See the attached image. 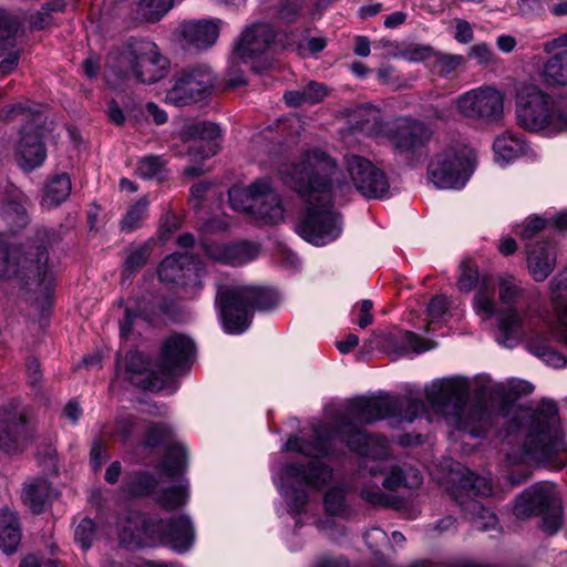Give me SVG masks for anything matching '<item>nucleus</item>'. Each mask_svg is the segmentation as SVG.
<instances>
[{
    "label": "nucleus",
    "instance_id": "nucleus-60",
    "mask_svg": "<svg viewBox=\"0 0 567 567\" xmlns=\"http://www.w3.org/2000/svg\"><path fill=\"white\" fill-rule=\"evenodd\" d=\"M546 221L543 218H528L520 227L519 236L523 239H532L544 229Z\"/></svg>",
    "mask_w": 567,
    "mask_h": 567
},
{
    "label": "nucleus",
    "instance_id": "nucleus-5",
    "mask_svg": "<svg viewBox=\"0 0 567 567\" xmlns=\"http://www.w3.org/2000/svg\"><path fill=\"white\" fill-rule=\"evenodd\" d=\"M468 384L462 378H446L425 388V396L435 412L449 423L474 436L492 425L489 412L481 403H467Z\"/></svg>",
    "mask_w": 567,
    "mask_h": 567
},
{
    "label": "nucleus",
    "instance_id": "nucleus-63",
    "mask_svg": "<svg viewBox=\"0 0 567 567\" xmlns=\"http://www.w3.org/2000/svg\"><path fill=\"white\" fill-rule=\"evenodd\" d=\"M134 420L132 415L121 416L116 420L115 432L122 439L126 440L133 432Z\"/></svg>",
    "mask_w": 567,
    "mask_h": 567
},
{
    "label": "nucleus",
    "instance_id": "nucleus-38",
    "mask_svg": "<svg viewBox=\"0 0 567 567\" xmlns=\"http://www.w3.org/2000/svg\"><path fill=\"white\" fill-rule=\"evenodd\" d=\"M184 142L203 141L207 143H219L221 138L220 127L212 122H197L186 126L181 132Z\"/></svg>",
    "mask_w": 567,
    "mask_h": 567
},
{
    "label": "nucleus",
    "instance_id": "nucleus-57",
    "mask_svg": "<svg viewBox=\"0 0 567 567\" xmlns=\"http://www.w3.org/2000/svg\"><path fill=\"white\" fill-rule=\"evenodd\" d=\"M303 97L307 104L321 102L329 93L328 87L320 82L310 81L303 87Z\"/></svg>",
    "mask_w": 567,
    "mask_h": 567
},
{
    "label": "nucleus",
    "instance_id": "nucleus-28",
    "mask_svg": "<svg viewBox=\"0 0 567 567\" xmlns=\"http://www.w3.org/2000/svg\"><path fill=\"white\" fill-rule=\"evenodd\" d=\"M527 264L529 274L536 281H544L556 265L555 247L548 241L527 246Z\"/></svg>",
    "mask_w": 567,
    "mask_h": 567
},
{
    "label": "nucleus",
    "instance_id": "nucleus-44",
    "mask_svg": "<svg viewBox=\"0 0 567 567\" xmlns=\"http://www.w3.org/2000/svg\"><path fill=\"white\" fill-rule=\"evenodd\" d=\"M474 310L484 320L492 318L496 311L494 291L487 287H481L474 296Z\"/></svg>",
    "mask_w": 567,
    "mask_h": 567
},
{
    "label": "nucleus",
    "instance_id": "nucleus-35",
    "mask_svg": "<svg viewBox=\"0 0 567 567\" xmlns=\"http://www.w3.org/2000/svg\"><path fill=\"white\" fill-rule=\"evenodd\" d=\"M493 148L497 162L508 163L525 153L526 144L519 136L506 132L495 138Z\"/></svg>",
    "mask_w": 567,
    "mask_h": 567
},
{
    "label": "nucleus",
    "instance_id": "nucleus-39",
    "mask_svg": "<svg viewBox=\"0 0 567 567\" xmlns=\"http://www.w3.org/2000/svg\"><path fill=\"white\" fill-rule=\"evenodd\" d=\"M128 2L140 18L154 22L173 7L174 0H128Z\"/></svg>",
    "mask_w": 567,
    "mask_h": 567
},
{
    "label": "nucleus",
    "instance_id": "nucleus-55",
    "mask_svg": "<svg viewBox=\"0 0 567 567\" xmlns=\"http://www.w3.org/2000/svg\"><path fill=\"white\" fill-rule=\"evenodd\" d=\"M172 433H173V430L164 423L153 424L148 429V433L146 436V444L148 446L159 445V444L168 441L172 436Z\"/></svg>",
    "mask_w": 567,
    "mask_h": 567
},
{
    "label": "nucleus",
    "instance_id": "nucleus-8",
    "mask_svg": "<svg viewBox=\"0 0 567 567\" xmlns=\"http://www.w3.org/2000/svg\"><path fill=\"white\" fill-rule=\"evenodd\" d=\"M279 293L270 288L237 286L218 291L224 328L229 333H243L251 323L256 309L269 310L279 303Z\"/></svg>",
    "mask_w": 567,
    "mask_h": 567
},
{
    "label": "nucleus",
    "instance_id": "nucleus-48",
    "mask_svg": "<svg viewBox=\"0 0 567 567\" xmlns=\"http://www.w3.org/2000/svg\"><path fill=\"white\" fill-rule=\"evenodd\" d=\"M187 491L183 485L164 489L158 496V503L166 509L177 508L186 503Z\"/></svg>",
    "mask_w": 567,
    "mask_h": 567
},
{
    "label": "nucleus",
    "instance_id": "nucleus-59",
    "mask_svg": "<svg viewBox=\"0 0 567 567\" xmlns=\"http://www.w3.org/2000/svg\"><path fill=\"white\" fill-rule=\"evenodd\" d=\"M433 55V49L429 45L412 44L401 51V56L410 62H420Z\"/></svg>",
    "mask_w": 567,
    "mask_h": 567
},
{
    "label": "nucleus",
    "instance_id": "nucleus-1",
    "mask_svg": "<svg viewBox=\"0 0 567 567\" xmlns=\"http://www.w3.org/2000/svg\"><path fill=\"white\" fill-rule=\"evenodd\" d=\"M424 410L423 401L412 392L405 396L380 392L372 396L354 398L349 401L346 412L339 415L333 430L320 424L313 427V442L291 436L284 450L318 458L328 455L331 443L339 437L351 451L371 458L361 466L362 475L369 473L377 476L384 472L377 461L388 455L389 442L384 437L367 434L357 424L389 420L391 426L396 427L412 423Z\"/></svg>",
    "mask_w": 567,
    "mask_h": 567
},
{
    "label": "nucleus",
    "instance_id": "nucleus-46",
    "mask_svg": "<svg viewBox=\"0 0 567 567\" xmlns=\"http://www.w3.org/2000/svg\"><path fill=\"white\" fill-rule=\"evenodd\" d=\"M151 250L147 244L132 247L124 262L125 271L132 274L143 268L151 256Z\"/></svg>",
    "mask_w": 567,
    "mask_h": 567
},
{
    "label": "nucleus",
    "instance_id": "nucleus-10",
    "mask_svg": "<svg viewBox=\"0 0 567 567\" xmlns=\"http://www.w3.org/2000/svg\"><path fill=\"white\" fill-rule=\"evenodd\" d=\"M513 513L522 520L539 516L540 528L548 535L556 534L563 525L561 501L556 487L548 482H538L520 493Z\"/></svg>",
    "mask_w": 567,
    "mask_h": 567
},
{
    "label": "nucleus",
    "instance_id": "nucleus-52",
    "mask_svg": "<svg viewBox=\"0 0 567 567\" xmlns=\"http://www.w3.org/2000/svg\"><path fill=\"white\" fill-rule=\"evenodd\" d=\"M164 167V161L159 156L150 155L138 161L136 174L145 179L157 176Z\"/></svg>",
    "mask_w": 567,
    "mask_h": 567
},
{
    "label": "nucleus",
    "instance_id": "nucleus-14",
    "mask_svg": "<svg viewBox=\"0 0 567 567\" xmlns=\"http://www.w3.org/2000/svg\"><path fill=\"white\" fill-rule=\"evenodd\" d=\"M332 477V471L320 461H312L308 470L299 465L285 466L280 477V489L293 512H300L308 501L306 491H297L293 483L319 489Z\"/></svg>",
    "mask_w": 567,
    "mask_h": 567
},
{
    "label": "nucleus",
    "instance_id": "nucleus-33",
    "mask_svg": "<svg viewBox=\"0 0 567 567\" xmlns=\"http://www.w3.org/2000/svg\"><path fill=\"white\" fill-rule=\"evenodd\" d=\"M0 217L11 231L24 228L29 223L25 200L20 195L3 200L0 206Z\"/></svg>",
    "mask_w": 567,
    "mask_h": 567
},
{
    "label": "nucleus",
    "instance_id": "nucleus-50",
    "mask_svg": "<svg viewBox=\"0 0 567 567\" xmlns=\"http://www.w3.org/2000/svg\"><path fill=\"white\" fill-rule=\"evenodd\" d=\"M433 70L444 76L454 72L464 62V58L462 55L445 53H433Z\"/></svg>",
    "mask_w": 567,
    "mask_h": 567
},
{
    "label": "nucleus",
    "instance_id": "nucleus-9",
    "mask_svg": "<svg viewBox=\"0 0 567 567\" xmlns=\"http://www.w3.org/2000/svg\"><path fill=\"white\" fill-rule=\"evenodd\" d=\"M449 480L455 484L450 488L451 496L475 527L481 530L494 529L497 525L496 515L473 497L474 495L488 496L492 493L491 481L475 475L460 464H456Z\"/></svg>",
    "mask_w": 567,
    "mask_h": 567
},
{
    "label": "nucleus",
    "instance_id": "nucleus-31",
    "mask_svg": "<svg viewBox=\"0 0 567 567\" xmlns=\"http://www.w3.org/2000/svg\"><path fill=\"white\" fill-rule=\"evenodd\" d=\"M21 540L20 523L16 513L0 509V547L7 555L13 554Z\"/></svg>",
    "mask_w": 567,
    "mask_h": 567
},
{
    "label": "nucleus",
    "instance_id": "nucleus-49",
    "mask_svg": "<svg viewBox=\"0 0 567 567\" xmlns=\"http://www.w3.org/2000/svg\"><path fill=\"white\" fill-rule=\"evenodd\" d=\"M187 155L190 161H204L217 154L220 145L219 143H207L203 141H188Z\"/></svg>",
    "mask_w": 567,
    "mask_h": 567
},
{
    "label": "nucleus",
    "instance_id": "nucleus-15",
    "mask_svg": "<svg viewBox=\"0 0 567 567\" xmlns=\"http://www.w3.org/2000/svg\"><path fill=\"white\" fill-rule=\"evenodd\" d=\"M216 78L207 65L187 66L174 76V85L168 90L166 100L178 106L188 105L209 96Z\"/></svg>",
    "mask_w": 567,
    "mask_h": 567
},
{
    "label": "nucleus",
    "instance_id": "nucleus-2",
    "mask_svg": "<svg viewBox=\"0 0 567 567\" xmlns=\"http://www.w3.org/2000/svg\"><path fill=\"white\" fill-rule=\"evenodd\" d=\"M279 174L282 183L298 193L307 205L296 233L316 246L336 240L342 227L331 205L352 190L351 183L341 177L336 161L324 151L311 148L293 162L282 164Z\"/></svg>",
    "mask_w": 567,
    "mask_h": 567
},
{
    "label": "nucleus",
    "instance_id": "nucleus-37",
    "mask_svg": "<svg viewBox=\"0 0 567 567\" xmlns=\"http://www.w3.org/2000/svg\"><path fill=\"white\" fill-rule=\"evenodd\" d=\"M422 484V475L419 470L409 467H392L382 481V486L389 491H395L401 486L415 488Z\"/></svg>",
    "mask_w": 567,
    "mask_h": 567
},
{
    "label": "nucleus",
    "instance_id": "nucleus-51",
    "mask_svg": "<svg viewBox=\"0 0 567 567\" xmlns=\"http://www.w3.org/2000/svg\"><path fill=\"white\" fill-rule=\"evenodd\" d=\"M326 511L333 516L344 515L347 512L343 489L333 487L324 495Z\"/></svg>",
    "mask_w": 567,
    "mask_h": 567
},
{
    "label": "nucleus",
    "instance_id": "nucleus-16",
    "mask_svg": "<svg viewBox=\"0 0 567 567\" xmlns=\"http://www.w3.org/2000/svg\"><path fill=\"white\" fill-rule=\"evenodd\" d=\"M455 106L465 118L494 123L503 116L504 93L494 86L482 85L461 94Z\"/></svg>",
    "mask_w": 567,
    "mask_h": 567
},
{
    "label": "nucleus",
    "instance_id": "nucleus-6",
    "mask_svg": "<svg viewBox=\"0 0 567 567\" xmlns=\"http://www.w3.org/2000/svg\"><path fill=\"white\" fill-rule=\"evenodd\" d=\"M516 116L518 125L529 132H566L567 94L555 97L536 85H525L517 94Z\"/></svg>",
    "mask_w": 567,
    "mask_h": 567
},
{
    "label": "nucleus",
    "instance_id": "nucleus-36",
    "mask_svg": "<svg viewBox=\"0 0 567 567\" xmlns=\"http://www.w3.org/2000/svg\"><path fill=\"white\" fill-rule=\"evenodd\" d=\"M52 492L50 483L47 480L39 478L25 485L22 499L33 513H41Z\"/></svg>",
    "mask_w": 567,
    "mask_h": 567
},
{
    "label": "nucleus",
    "instance_id": "nucleus-34",
    "mask_svg": "<svg viewBox=\"0 0 567 567\" xmlns=\"http://www.w3.org/2000/svg\"><path fill=\"white\" fill-rule=\"evenodd\" d=\"M540 78L547 85H567V50L553 54L544 63Z\"/></svg>",
    "mask_w": 567,
    "mask_h": 567
},
{
    "label": "nucleus",
    "instance_id": "nucleus-62",
    "mask_svg": "<svg viewBox=\"0 0 567 567\" xmlns=\"http://www.w3.org/2000/svg\"><path fill=\"white\" fill-rule=\"evenodd\" d=\"M449 309V300L445 296H435L429 303V315L432 319H441Z\"/></svg>",
    "mask_w": 567,
    "mask_h": 567
},
{
    "label": "nucleus",
    "instance_id": "nucleus-61",
    "mask_svg": "<svg viewBox=\"0 0 567 567\" xmlns=\"http://www.w3.org/2000/svg\"><path fill=\"white\" fill-rule=\"evenodd\" d=\"M361 496L364 501L368 503L374 505V506H385L389 504V497L382 493L378 487L377 488H370L364 487L361 491Z\"/></svg>",
    "mask_w": 567,
    "mask_h": 567
},
{
    "label": "nucleus",
    "instance_id": "nucleus-17",
    "mask_svg": "<svg viewBox=\"0 0 567 567\" xmlns=\"http://www.w3.org/2000/svg\"><path fill=\"white\" fill-rule=\"evenodd\" d=\"M498 295L501 302L508 305L509 309L499 313L497 341L507 348H514L526 334L525 320L512 308L522 298L523 289L513 277L506 276L499 280Z\"/></svg>",
    "mask_w": 567,
    "mask_h": 567
},
{
    "label": "nucleus",
    "instance_id": "nucleus-25",
    "mask_svg": "<svg viewBox=\"0 0 567 567\" xmlns=\"http://www.w3.org/2000/svg\"><path fill=\"white\" fill-rule=\"evenodd\" d=\"M203 250L214 261L230 266H240L254 260L259 252L256 245L247 241L223 244L204 243Z\"/></svg>",
    "mask_w": 567,
    "mask_h": 567
},
{
    "label": "nucleus",
    "instance_id": "nucleus-56",
    "mask_svg": "<svg viewBox=\"0 0 567 567\" xmlns=\"http://www.w3.org/2000/svg\"><path fill=\"white\" fill-rule=\"evenodd\" d=\"M305 6L306 0H285L279 8V17L286 22H295Z\"/></svg>",
    "mask_w": 567,
    "mask_h": 567
},
{
    "label": "nucleus",
    "instance_id": "nucleus-26",
    "mask_svg": "<svg viewBox=\"0 0 567 567\" xmlns=\"http://www.w3.org/2000/svg\"><path fill=\"white\" fill-rule=\"evenodd\" d=\"M18 22L3 8L0 7V56L7 55L0 62V74L12 73L19 62V52L16 50Z\"/></svg>",
    "mask_w": 567,
    "mask_h": 567
},
{
    "label": "nucleus",
    "instance_id": "nucleus-24",
    "mask_svg": "<svg viewBox=\"0 0 567 567\" xmlns=\"http://www.w3.org/2000/svg\"><path fill=\"white\" fill-rule=\"evenodd\" d=\"M14 157L23 171H33L40 167L47 158V150L42 142L39 126L23 127L22 135L17 143Z\"/></svg>",
    "mask_w": 567,
    "mask_h": 567
},
{
    "label": "nucleus",
    "instance_id": "nucleus-7",
    "mask_svg": "<svg viewBox=\"0 0 567 567\" xmlns=\"http://www.w3.org/2000/svg\"><path fill=\"white\" fill-rule=\"evenodd\" d=\"M48 259L45 247H30L22 251L18 246L0 243V279L19 276L28 290L48 298L53 286Z\"/></svg>",
    "mask_w": 567,
    "mask_h": 567
},
{
    "label": "nucleus",
    "instance_id": "nucleus-47",
    "mask_svg": "<svg viewBox=\"0 0 567 567\" xmlns=\"http://www.w3.org/2000/svg\"><path fill=\"white\" fill-rule=\"evenodd\" d=\"M96 538V525L91 518H83L75 527L74 540L84 550H87Z\"/></svg>",
    "mask_w": 567,
    "mask_h": 567
},
{
    "label": "nucleus",
    "instance_id": "nucleus-13",
    "mask_svg": "<svg viewBox=\"0 0 567 567\" xmlns=\"http://www.w3.org/2000/svg\"><path fill=\"white\" fill-rule=\"evenodd\" d=\"M475 159V152L467 146L447 148L431 161L429 179L441 189L462 188L474 169Z\"/></svg>",
    "mask_w": 567,
    "mask_h": 567
},
{
    "label": "nucleus",
    "instance_id": "nucleus-41",
    "mask_svg": "<svg viewBox=\"0 0 567 567\" xmlns=\"http://www.w3.org/2000/svg\"><path fill=\"white\" fill-rule=\"evenodd\" d=\"M0 118L3 121L31 120L34 124H38L41 120V105L25 106L20 103L14 104L2 109L0 111Z\"/></svg>",
    "mask_w": 567,
    "mask_h": 567
},
{
    "label": "nucleus",
    "instance_id": "nucleus-58",
    "mask_svg": "<svg viewBox=\"0 0 567 567\" xmlns=\"http://www.w3.org/2000/svg\"><path fill=\"white\" fill-rule=\"evenodd\" d=\"M468 55L470 58L476 60L478 64L485 66L491 65L496 61V56L492 48L484 42L471 47Z\"/></svg>",
    "mask_w": 567,
    "mask_h": 567
},
{
    "label": "nucleus",
    "instance_id": "nucleus-23",
    "mask_svg": "<svg viewBox=\"0 0 567 567\" xmlns=\"http://www.w3.org/2000/svg\"><path fill=\"white\" fill-rule=\"evenodd\" d=\"M195 352L193 341L184 336L175 334L165 340L157 363L164 382L168 377L188 365Z\"/></svg>",
    "mask_w": 567,
    "mask_h": 567
},
{
    "label": "nucleus",
    "instance_id": "nucleus-22",
    "mask_svg": "<svg viewBox=\"0 0 567 567\" xmlns=\"http://www.w3.org/2000/svg\"><path fill=\"white\" fill-rule=\"evenodd\" d=\"M120 369L124 370L125 379L141 389L159 391L164 386L159 369H154L152 362L137 351L126 353Z\"/></svg>",
    "mask_w": 567,
    "mask_h": 567
},
{
    "label": "nucleus",
    "instance_id": "nucleus-21",
    "mask_svg": "<svg viewBox=\"0 0 567 567\" xmlns=\"http://www.w3.org/2000/svg\"><path fill=\"white\" fill-rule=\"evenodd\" d=\"M24 415L14 406L0 410V451L7 454L21 452L28 443Z\"/></svg>",
    "mask_w": 567,
    "mask_h": 567
},
{
    "label": "nucleus",
    "instance_id": "nucleus-19",
    "mask_svg": "<svg viewBox=\"0 0 567 567\" xmlns=\"http://www.w3.org/2000/svg\"><path fill=\"white\" fill-rule=\"evenodd\" d=\"M344 167L355 189L367 198H383L389 192L385 174L371 161L355 154L344 156Z\"/></svg>",
    "mask_w": 567,
    "mask_h": 567
},
{
    "label": "nucleus",
    "instance_id": "nucleus-27",
    "mask_svg": "<svg viewBox=\"0 0 567 567\" xmlns=\"http://www.w3.org/2000/svg\"><path fill=\"white\" fill-rule=\"evenodd\" d=\"M220 20H198L181 25L183 47L187 50H204L212 47L219 34Z\"/></svg>",
    "mask_w": 567,
    "mask_h": 567
},
{
    "label": "nucleus",
    "instance_id": "nucleus-43",
    "mask_svg": "<svg viewBox=\"0 0 567 567\" xmlns=\"http://www.w3.org/2000/svg\"><path fill=\"white\" fill-rule=\"evenodd\" d=\"M148 200L143 197L133 204L121 220V229L123 231H132L142 225L146 217Z\"/></svg>",
    "mask_w": 567,
    "mask_h": 567
},
{
    "label": "nucleus",
    "instance_id": "nucleus-30",
    "mask_svg": "<svg viewBox=\"0 0 567 567\" xmlns=\"http://www.w3.org/2000/svg\"><path fill=\"white\" fill-rule=\"evenodd\" d=\"M350 123L353 130L378 138H382L388 124L383 121L381 111L372 105L358 107Z\"/></svg>",
    "mask_w": 567,
    "mask_h": 567
},
{
    "label": "nucleus",
    "instance_id": "nucleus-64",
    "mask_svg": "<svg viewBox=\"0 0 567 567\" xmlns=\"http://www.w3.org/2000/svg\"><path fill=\"white\" fill-rule=\"evenodd\" d=\"M212 187V184L208 182H199L192 186L190 188V204L194 208H197L200 206L205 193Z\"/></svg>",
    "mask_w": 567,
    "mask_h": 567
},
{
    "label": "nucleus",
    "instance_id": "nucleus-11",
    "mask_svg": "<svg viewBox=\"0 0 567 567\" xmlns=\"http://www.w3.org/2000/svg\"><path fill=\"white\" fill-rule=\"evenodd\" d=\"M229 203L235 210L269 224L284 220L285 209L277 192L267 179H258L247 188H231Z\"/></svg>",
    "mask_w": 567,
    "mask_h": 567
},
{
    "label": "nucleus",
    "instance_id": "nucleus-20",
    "mask_svg": "<svg viewBox=\"0 0 567 567\" xmlns=\"http://www.w3.org/2000/svg\"><path fill=\"white\" fill-rule=\"evenodd\" d=\"M430 137L429 127L410 117H399L388 122L382 136L394 151L401 153H410L423 147Z\"/></svg>",
    "mask_w": 567,
    "mask_h": 567
},
{
    "label": "nucleus",
    "instance_id": "nucleus-12",
    "mask_svg": "<svg viewBox=\"0 0 567 567\" xmlns=\"http://www.w3.org/2000/svg\"><path fill=\"white\" fill-rule=\"evenodd\" d=\"M117 66L124 76H133L146 84L163 79L169 68L168 60L150 40H134L120 53Z\"/></svg>",
    "mask_w": 567,
    "mask_h": 567
},
{
    "label": "nucleus",
    "instance_id": "nucleus-42",
    "mask_svg": "<svg viewBox=\"0 0 567 567\" xmlns=\"http://www.w3.org/2000/svg\"><path fill=\"white\" fill-rule=\"evenodd\" d=\"M528 350L553 368H563L567 364V358L547 343L532 341L528 343Z\"/></svg>",
    "mask_w": 567,
    "mask_h": 567
},
{
    "label": "nucleus",
    "instance_id": "nucleus-29",
    "mask_svg": "<svg viewBox=\"0 0 567 567\" xmlns=\"http://www.w3.org/2000/svg\"><path fill=\"white\" fill-rule=\"evenodd\" d=\"M199 268L188 254L174 252L167 256L158 266V277L164 282H178L186 276L198 277Z\"/></svg>",
    "mask_w": 567,
    "mask_h": 567
},
{
    "label": "nucleus",
    "instance_id": "nucleus-53",
    "mask_svg": "<svg viewBox=\"0 0 567 567\" xmlns=\"http://www.w3.org/2000/svg\"><path fill=\"white\" fill-rule=\"evenodd\" d=\"M156 486V480L147 473L136 475L126 484V489L133 495H145L151 493Z\"/></svg>",
    "mask_w": 567,
    "mask_h": 567
},
{
    "label": "nucleus",
    "instance_id": "nucleus-40",
    "mask_svg": "<svg viewBox=\"0 0 567 567\" xmlns=\"http://www.w3.org/2000/svg\"><path fill=\"white\" fill-rule=\"evenodd\" d=\"M185 464V449L182 445L176 444L167 450V453L161 463V468L164 474L168 476H175L184 471Z\"/></svg>",
    "mask_w": 567,
    "mask_h": 567
},
{
    "label": "nucleus",
    "instance_id": "nucleus-18",
    "mask_svg": "<svg viewBox=\"0 0 567 567\" xmlns=\"http://www.w3.org/2000/svg\"><path fill=\"white\" fill-rule=\"evenodd\" d=\"M276 32L267 23H255L247 28L237 45L236 54L246 64L257 72L269 64V53L274 47Z\"/></svg>",
    "mask_w": 567,
    "mask_h": 567
},
{
    "label": "nucleus",
    "instance_id": "nucleus-45",
    "mask_svg": "<svg viewBox=\"0 0 567 567\" xmlns=\"http://www.w3.org/2000/svg\"><path fill=\"white\" fill-rule=\"evenodd\" d=\"M432 348H434V343L432 341L425 340L414 332L404 331L398 352L401 355L408 353L410 350L415 353H421Z\"/></svg>",
    "mask_w": 567,
    "mask_h": 567
},
{
    "label": "nucleus",
    "instance_id": "nucleus-3",
    "mask_svg": "<svg viewBox=\"0 0 567 567\" xmlns=\"http://www.w3.org/2000/svg\"><path fill=\"white\" fill-rule=\"evenodd\" d=\"M525 434L524 451L534 462L561 468L567 463V443L558 426V409L553 401H542L535 410H519L504 436Z\"/></svg>",
    "mask_w": 567,
    "mask_h": 567
},
{
    "label": "nucleus",
    "instance_id": "nucleus-54",
    "mask_svg": "<svg viewBox=\"0 0 567 567\" xmlns=\"http://www.w3.org/2000/svg\"><path fill=\"white\" fill-rule=\"evenodd\" d=\"M478 270L472 260H464L461 264V276L458 288L463 291H471L477 284Z\"/></svg>",
    "mask_w": 567,
    "mask_h": 567
},
{
    "label": "nucleus",
    "instance_id": "nucleus-4",
    "mask_svg": "<svg viewBox=\"0 0 567 567\" xmlns=\"http://www.w3.org/2000/svg\"><path fill=\"white\" fill-rule=\"evenodd\" d=\"M118 539L128 549L163 544L182 554L193 546L195 530L185 515L163 520L131 513L118 520Z\"/></svg>",
    "mask_w": 567,
    "mask_h": 567
},
{
    "label": "nucleus",
    "instance_id": "nucleus-32",
    "mask_svg": "<svg viewBox=\"0 0 567 567\" xmlns=\"http://www.w3.org/2000/svg\"><path fill=\"white\" fill-rule=\"evenodd\" d=\"M71 189L68 174L62 173L49 178L42 190L41 206L49 209L59 206L70 196Z\"/></svg>",
    "mask_w": 567,
    "mask_h": 567
}]
</instances>
